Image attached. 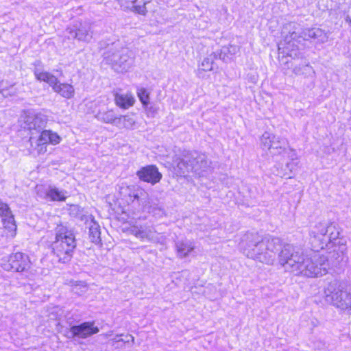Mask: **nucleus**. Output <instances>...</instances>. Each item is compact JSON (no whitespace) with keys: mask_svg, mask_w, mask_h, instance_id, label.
<instances>
[{"mask_svg":"<svg viewBox=\"0 0 351 351\" xmlns=\"http://www.w3.org/2000/svg\"><path fill=\"white\" fill-rule=\"evenodd\" d=\"M318 224L310 232V242L313 250L304 253L298 247L283 243L278 237H266L261 239L256 233H247L241 241L243 253L249 258L261 263L271 265L278 256V261L284 269L296 276L310 278L318 277L327 273V258L318 250L324 249L328 243V239L314 232Z\"/></svg>","mask_w":351,"mask_h":351,"instance_id":"obj_1","label":"nucleus"},{"mask_svg":"<svg viewBox=\"0 0 351 351\" xmlns=\"http://www.w3.org/2000/svg\"><path fill=\"white\" fill-rule=\"evenodd\" d=\"M261 142L263 149H267L271 156H282V159L286 161L285 168L279 169L276 167V174L281 178L285 176L291 178L290 173L293 171L294 165L288 160H294L296 158V154L295 151L289 147L287 140L265 132L261 138Z\"/></svg>","mask_w":351,"mask_h":351,"instance_id":"obj_2","label":"nucleus"},{"mask_svg":"<svg viewBox=\"0 0 351 351\" xmlns=\"http://www.w3.org/2000/svg\"><path fill=\"white\" fill-rule=\"evenodd\" d=\"M56 238L52 243L54 254L60 262L66 263L71 258L76 247V240L72 230L63 225H58L55 229Z\"/></svg>","mask_w":351,"mask_h":351,"instance_id":"obj_3","label":"nucleus"},{"mask_svg":"<svg viewBox=\"0 0 351 351\" xmlns=\"http://www.w3.org/2000/svg\"><path fill=\"white\" fill-rule=\"evenodd\" d=\"M299 29V26L293 22L289 23L283 27L284 40L278 44V60L282 65L290 62L289 58H292L294 48L297 47L295 43L302 37L298 32Z\"/></svg>","mask_w":351,"mask_h":351,"instance_id":"obj_4","label":"nucleus"},{"mask_svg":"<svg viewBox=\"0 0 351 351\" xmlns=\"http://www.w3.org/2000/svg\"><path fill=\"white\" fill-rule=\"evenodd\" d=\"M326 300L342 310L351 313V293L340 288L338 281L329 282L324 289Z\"/></svg>","mask_w":351,"mask_h":351,"instance_id":"obj_5","label":"nucleus"},{"mask_svg":"<svg viewBox=\"0 0 351 351\" xmlns=\"http://www.w3.org/2000/svg\"><path fill=\"white\" fill-rule=\"evenodd\" d=\"M34 75L39 81H43L51 86L54 92L66 99H71L75 94L74 87L67 83H60L57 77L47 71L35 69Z\"/></svg>","mask_w":351,"mask_h":351,"instance_id":"obj_6","label":"nucleus"},{"mask_svg":"<svg viewBox=\"0 0 351 351\" xmlns=\"http://www.w3.org/2000/svg\"><path fill=\"white\" fill-rule=\"evenodd\" d=\"M38 134V136H34V133H32L29 142L30 149L36 151L39 155L44 154L47 152L48 144L58 145L61 141V137L52 130H45Z\"/></svg>","mask_w":351,"mask_h":351,"instance_id":"obj_7","label":"nucleus"},{"mask_svg":"<svg viewBox=\"0 0 351 351\" xmlns=\"http://www.w3.org/2000/svg\"><path fill=\"white\" fill-rule=\"evenodd\" d=\"M104 59L117 72H126L131 67L128 50L125 48L108 50L104 53Z\"/></svg>","mask_w":351,"mask_h":351,"instance_id":"obj_8","label":"nucleus"},{"mask_svg":"<svg viewBox=\"0 0 351 351\" xmlns=\"http://www.w3.org/2000/svg\"><path fill=\"white\" fill-rule=\"evenodd\" d=\"M22 127L30 131L31 134L40 133L46 126L47 123V116L41 113H35L31 111H26L21 117Z\"/></svg>","mask_w":351,"mask_h":351,"instance_id":"obj_9","label":"nucleus"},{"mask_svg":"<svg viewBox=\"0 0 351 351\" xmlns=\"http://www.w3.org/2000/svg\"><path fill=\"white\" fill-rule=\"evenodd\" d=\"M1 266L6 271L23 272L30 267V261L27 254L16 252L10 254L8 260L1 263Z\"/></svg>","mask_w":351,"mask_h":351,"instance_id":"obj_10","label":"nucleus"},{"mask_svg":"<svg viewBox=\"0 0 351 351\" xmlns=\"http://www.w3.org/2000/svg\"><path fill=\"white\" fill-rule=\"evenodd\" d=\"M67 30L72 38L80 41L89 43L93 38L92 27L88 22H80L73 28H69Z\"/></svg>","mask_w":351,"mask_h":351,"instance_id":"obj_11","label":"nucleus"},{"mask_svg":"<svg viewBox=\"0 0 351 351\" xmlns=\"http://www.w3.org/2000/svg\"><path fill=\"white\" fill-rule=\"evenodd\" d=\"M99 331L98 327L95 326L93 322H86L78 326H73L70 328L71 335L69 338L78 337L86 339Z\"/></svg>","mask_w":351,"mask_h":351,"instance_id":"obj_12","label":"nucleus"},{"mask_svg":"<svg viewBox=\"0 0 351 351\" xmlns=\"http://www.w3.org/2000/svg\"><path fill=\"white\" fill-rule=\"evenodd\" d=\"M128 232L141 241L158 242V234L156 230L148 226H133L128 229Z\"/></svg>","mask_w":351,"mask_h":351,"instance_id":"obj_13","label":"nucleus"},{"mask_svg":"<svg viewBox=\"0 0 351 351\" xmlns=\"http://www.w3.org/2000/svg\"><path fill=\"white\" fill-rule=\"evenodd\" d=\"M136 175L141 180L153 185L159 182L162 178V174L154 165H148L142 167L137 171Z\"/></svg>","mask_w":351,"mask_h":351,"instance_id":"obj_14","label":"nucleus"},{"mask_svg":"<svg viewBox=\"0 0 351 351\" xmlns=\"http://www.w3.org/2000/svg\"><path fill=\"white\" fill-rule=\"evenodd\" d=\"M121 193L125 201L130 204L140 198H145L147 193L141 188L135 186H126L121 188Z\"/></svg>","mask_w":351,"mask_h":351,"instance_id":"obj_15","label":"nucleus"},{"mask_svg":"<svg viewBox=\"0 0 351 351\" xmlns=\"http://www.w3.org/2000/svg\"><path fill=\"white\" fill-rule=\"evenodd\" d=\"M193 171L199 176H204V173L210 171V162L204 154L193 155Z\"/></svg>","mask_w":351,"mask_h":351,"instance_id":"obj_16","label":"nucleus"},{"mask_svg":"<svg viewBox=\"0 0 351 351\" xmlns=\"http://www.w3.org/2000/svg\"><path fill=\"white\" fill-rule=\"evenodd\" d=\"M193 155L187 154L182 158H178L175 160L177 167V173L180 176H185V174L193 171L192 164Z\"/></svg>","mask_w":351,"mask_h":351,"instance_id":"obj_17","label":"nucleus"},{"mask_svg":"<svg viewBox=\"0 0 351 351\" xmlns=\"http://www.w3.org/2000/svg\"><path fill=\"white\" fill-rule=\"evenodd\" d=\"M302 37L304 40H308L309 38H314L317 40L320 43H326L328 40V36L322 29L319 28H311L306 29L303 31Z\"/></svg>","mask_w":351,"mask_h":351,"instance_id":"obj_18","label":"nucleus"},{"mask_svg":"<svg viewBox=\"0 0 351 351\" xmlns=\"http://www.w3.org/2000/svg\"><path fill=\"white\" fill-rule=\"evenodd\" d=\"M177 256L183 258L188 256L195 249V244L193 241L184 239L179 241L176 244Z\"/></svg>","mask_w":351,"mask_h":351,"instance_id":"obj_19","label":"nucleus"},{"mask_svg":"<svg viewBox=\"0 0 351 351\" xmlns=\"http://www.w3.org/2000/svg\"><path fill=\"white\" fill-rule=\"evenodd\" d=\"M136 123L135 115L128 113L125 115L118 116L115 126L119 129L133 130Z\"/></svg>","mask_w":351,"mask_h":351,"instance_id":"obj_20","label":"nucleus"},{"mask_svg":"<svg viewBox=\"0 0 351 351\" xmlns=\"http://www.w3.org/2000/svg\"><path fill=\"white\" fill-rule=\"evenodd\" d=\"M86 222L88 224L90 240L95 243H99L101 232L99 224L95 221L91 215L86 217Z\"/></svg>","mask_w":351,"mask_h":351,"instance_id":"obj_21","label":"nucleus"},{"mask_svg":"<svg viewBox=\"0 0 351 351\" xmlns=\"http://www.w3.org/2000/svg\"><path fill=\"white\" fill-rule=\"evenodd\" d=\"M218 54L215 52H212L208 56L205 57L202 61L201 64L197 70V75L201 77V75L204 71H210L214 69L215 60L217 59Z\"/></svg>","mask_w":351,"mask_h":351,"instance_id":"obj_22","label":"nucleus"},{"mask_svg":"<svg viewBox=\"0 0 351 351\" xmlns=\"http://www.w3.org/2000/svg\"><path fill=\"white\" fill-rule=\"evenodd\" d=\"M314 232L319 233L322 236L325 234L328 239V243L338 238L339 234L335 226H333L332 224L326 225L323 223H319L318 229Z\"/></svg>","mask_w":351,"mask_h":351,"instance_id":"obj_23","label":"nucleus"},{"mask_svg":"<svg viewBox=\"0 0 351 351\" xmlns=\"http://www.w3.org/2000/svg\"><path fill=\"white\" fill-rule=\"evenodd\" d=\"M293 66V73L296 75H303L305 77H313L315 71L313 67L307 62L297 64L296 62H291Z\"/></svg>","mask_w":351,"mask_h":351,"instance_id":"obj_24","label":"nucleus"},{"mask_svg":"<svg viewBox=\"0 0 351 351\" xmlns=\"http://www.w3.org/2000/svg\"><path fill=\"white\" fill-rule=\"evenodd\" d=\"M136 0H118L121 7L123 10H130L138 14L145 15L147 9L145 5L149 2V0L144 1L143 5H134V3Z\"/></svg>","mask_w":351,"mask_h":351,"instance_id":"obj_25","label":"nucleus"},{"mask_svg":"<svg viewBox=\"0 0 351 351\" xmlns=\"http://www.w3.org/2000/svg\"><path fill=\"white\" fill-rule=\"evenodd\" d=\"M117 117L112 110H100L95 115V117L100 121L105 123H110L115 125Z\"/></svg>","mask_w":351,"mask_h":351,"instance_id":"obj_26","label":"nucleus"},{"mask_svg":"<svg viewBox=\"0 0 351 351\" xmlns=\"http://www.w3.org/2000/svg\"><path fill=\"white\" fill-rule=\"evenodd\" d=\"M115 103L120 108L128 109L134 104V99L131 94H116Z\"/></svg>","mask_w":351,"mask_h":351,"instance_id":"obj_27","label":"nucleus"},{"mask_svg":"<svg viewBox=\"0 0 351 351\" xmlns=\"http://www.w3.org/2000/svg\"><path fill=\"white\" fill-rule=\"evenodd\" d=\"M240 48L238 45H229L228 46L223 47L221 49V53L219 54V58L224 62L231 59L232 56L239 52Z\"/></svg>","mask_w":351,"mask_h":351,"instance_id":"obj_28","label":"nucleus"},{"mask_svg":"<svg viewBox=\"0 0 351 351\" xmlns=\"http://www.w3.org/2000/svg\"><path fill=\"white\" fill-rule=\"evenodd\" d=\"M49 197L53 201H65L66 199V192L60 191L57 188H51L47 193Z\"/></svg>","mask_w":351,"mask_h":351,"instance_id":"obj_29","label":"nucleus"},{"mask_svg":"<svg viewBox=\"0 0 351 351\" xmlns=\"http://www.w3.org/2000/svg\"><path fill=\"white\" fill-rule=\"evenodd\" d=\"M137 94L140 101L143 103V104L147 105L149 103V94L147 90L144 88H141L138 90Z\"/></svg>","mask_w":351,"mask_h":351,"instance_id":"obj_30","label":"nucleus"},{"mask_svg":"<svg viewBox=\"0 0 351 351\" xmlns=\"http://www.w3.org/2000/svg\"><path fill=\"white\" fill-rule=\"evenodd\" d=\"M124 338H123V343H129L130 341H132L134 343V337L129 334H127L125 335H123Z\"/></svg>","mask_w":351,"mask_h":351,"instance_id":"obj_31","label":"nucleus"},{"mask_svg":"<svg viewBox=\"0 0 351 351\" xmlns=\"http://www.w3.org/2000/svg\"><path fill=\"white\" fill-rule=\"evenodd\" d=\"M122 336H123V335H117L113 339H112L110 340L112 341V346H115L116 343H120L121 340H119V338Z\"/></svg>","mask_w":351,"mask_h":351,"instance_id":"obj_32","label":"nucleus"},{"mask_svg":"<svg viewBox=\"0 0 351 351\" xmlns=\"http://www.w3.org/2000/svg\"><path fill=\"white\" fill-rule=\"evenodd\" d=\"M112 335V332L110 331V332H108L107 333L102 334L101 335L104 336L106 338H108V337H110Z\"/></svg>","mask_w":351,"mask_h":351,"instance_id":"obj_33","label":"nucleus"},{"mask_svg":"<svg viewBox=\"0 0 351 351\" xmlns=\"http://www.w3.org/2000/svg\"><path fill=\"white\" fill-rule=\"evenodd\" d=\"M7 90H2L1 91V93L3 95H7Z\"/></svg>","mask_w":351,"mask_h":351,"instance_id":"obj_34","label":"nucleus"},{"mask_svg":"<svg viewBox=\"0 0 351 351\" xmlns=\"http://www.w3.org/2000/svg\"><path fill=\"white\" fill-rule=\"evenodd\" d=\"M122 339H123V338H119V340H121V342L123 343V340Z\"/></svg>","mask_w":351,"mask_h":351,"instance_id":"obj_35","label":"nucleus"},{"mask_svg":"<svg viewBox=\"0 0 351 351\" xmlns=\"http://www.w3.org/2000/svg\"><path fill=\"white\" fill-rule=\"evenodd\" d=\"M1 84H2V82H0V87L1 86Z\"/></svg>","mask_w":351,"mask_h":351,"instance_id":"obj_36","label":"nucleus"}]
</instances>
